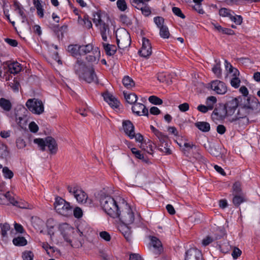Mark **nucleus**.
Returning <instances> with one entry per match:
<instances>
[{"label": "nucleus", "mask_w": 260, "mask_h": 260, "mask_svg": "<svg viewBox=\"0 0 260 260\" xmlns=\"http://www.w3.org/2000/svg\"><path fill=\"white\" fill-rule=\"evenodd\" d=\"M260 112V103L256 97H252L240 101L238 111L234 117L230 119L231 122H236L240 119L246 118V123L249 122L247 116L254 115Z\"/></svg>", "instance_id": "1"}, {"label": "nucleus", "mask_w": 260, "mask_h": 260, "mask_svg": "<svg viewBox=\"0 0 260 260\" xmlns=\"http://www.w3.org/2000/svg\"><path fill=\"white\" fill-rule=\"evenodd\" d=\"M100 204L104 211L110 217L116 218L118 216V211L121 209L117 202L110 196L102 194L100 197Z\"/></svg>", "instance_id": "2"}, {"label": "nucleus", "mask_w": 260, "mask_h": 260, "mask_svg": "<svg viewBox=\"0 0 260 260\" xmlns=\"http://www.w3.org/2000/svg\"><path fill=\"white\" fill-rule=\"evenodd\" d=\"M67 189L79 203L89 205L91 204V200L88 199L87 194L80 187L77 185H68Z\"/></svg>", "instance_id": "3"}, {"label": "nucleus", "mask_w": 260, "mask_h": 260, "mask_svg": "<svg viewBox=\"0 0 260 260\" xmlns=\"http://www.w3.org/2000/svg\"><path fill=\"white\" fill-rule=\"evenodd\" d=\"M54 206L56 212L63 216H68L72 214V207L70 203L61 197L55 198Z\"/></svg>", "instance_id": "4"}, {"label": "nucleus", "mask_w": 260, "mask_h": 260, "mask_svg": "<svg viewBox=\"0 0 260 260\" xmlns=\"http://www.w3.org/2000/svg\"><path fill=\"white\" fill-rule=\"evenodd\" d=\"M77 65L75 66V71L77 75L79 76L80 78L83 79L85 81L88 83L94 82L95 84H98L99 81L97 76L95 74L93 68L86 67L83 70V73L81 74L80 72L76 68Z\"/></svg>", "instance_id": "5"}, {"label": "nucleus", "mask_w": 260, "mask_h": 260, "mask_svg": "<svg viewBox=\"0 0 260 260\" xmlns=\"http://www.w3.org/2000/svg\"><path fill=\"white\" fill-rule=\"evenodd\" d=\"M119 209L118 211V218L124 224H131L135 220L134 213L129 206H126L122 211Z\"/></svg>", "instance_id": "6"}, {"label": "nucleus", "mask_w": 260, "mask_h": 260, "mask_svg": "<svg viewBox=\"0 0 260 260\" xmlns=\"http://www.w3.org/2000/svg\"><path fill=\"white\" fill-rule=\"evenodd\" d=\"M93 21L99 28L109 26V16L105 11L98 10L93 14Z\"/></svg>", "instance_id": "7"}, {"label": "nucleus", "mask_w": 260, "mask_h": 260, "mask_svg": "<svg viewBox=\"0 0 260 260\" xmlns=\"http://www.w3.org/2000/svg\"><path fill=\"white\" fill-rule=\"evenodd\" d=\"M26 106L34 114L39 115L44 112L43 104L39 99H32L28 100L26 103Z\"/></svg>", "instance_id": "8"}, {"label": "nucleus", "mask_w": 260, "mask_h": 260, "mask_svg": "<svg viewBox=\"0 0 260 260\" xmlns=\"http://www.w3.org/2000/svg\"><path fill=\"white\" fill-rule=\"evenodd\" d=\"M138 53L140 56L144 58H148L151 55L152 46L149 39L143 38L142 47Z\"/></svg>", "instance_id": "9"}, {"label": "nucleus", "mask_w": 260, "mask_h": 260, "mask_svg": "<svg viewBox=\"0 0 260 260\" xmlns=\"http://www.w3.org/2000/svg\"><path fill=\"white\" fill-rule=\"evenodd\" d=\"M242 98L241 96L233 98L231 100L228 102L224 106L225 113L229 115H232L237 108H238L240 101Z\"/></svg>", "instance_id": "10"}, {"label": "nucleus", "mask_w": 260, "mask_h": 260, "mask_svg": "<svg viewBox=\"0 0 260 260\" xmlns=\"http://www.w3.org/2000/svg\"><path fill=\"white\" fill-rule=\"evenodd\" d=\"M211 88L219 94H224L227 91V87L225 84L218 80L211 82Z\"/></svg>", "instance_id": "11"}, {"label": "nucleus", "mask_w": 260, "mask_h": 260, "mask_svg": "<svg viewBox=\"0 0 260 260\" xmlns=\"http://www.w3.org/2000/svg\"><path fill=\"white\" fill-rule=\"evenodd\" d=\"M185 260H204L202 252L197 248H190L185 252Z\"/></svg>", "instance_id": "12"}, {"label": "nucleus", "mask_w": 260, "mask_h": 260, "mask_svg": "<svg viewBox=\"0 0 260 260\" xmlns=\"http://www.w3.org/2000/svg\"><path fill=\"white\" fill-rule=\"evenodd\" d=\"M132 110L137 116L144 115L148 116L149 115L148 109L144 105L140 103L136 102L134 106H132Z\"/></svg>", "instance_id": "13"}, {"label": "nucleus", "mask_w": 260, "mask_h": 260, "mask_svg": "<svg viewBox=\"0 0 260 260\" xmlns=\"http://www.w3.org/2000/svg\"><path fill=\"white\" fill-rule=\"evenodd\" d=\"M104 100L113 108H117L119 106L120 102L116 98L113 96L109 92L106 91L103 93Z\"/></svg>", "instance_id": "14"}, {"label": "nucleus", "mask_w": 260, "mask_h": 260, "mask_svg": "<svg viewBox=\"0 0 260 260\" xmlns=\"http://www.w3.org/2000/svg\"><path fill=\"white\" fill-rule=\"evenodd\" d=\"M123 130L130 139L134 138V126L130 120H124L122 122Z\"/></svg>", "instance_id": "15"}, {"label": "nucleus", "mask_w": 260, "mask_h": 260, "mask_svg": "<svg viewBox=\"0 0 260 260\" xmlns=\"http://www.w3.org/2000/svg\"><path fill=\"white\" fill-rule=\"evenodd\" d=\"M6 64L8 66L9 71L11 74H18L22 70L21 64L17 61H7L6 62Z\"/></svg>", "instance_id": "16"}, {"label": "nucleus", "mask_w": 260, "mask_h": 260, "mask_svg": "<svg viewBox=\"0 0 260 260\" xmlns=\"http://www.w3.org/2000/svg\"><path fill=\"white\" fill-rule=\"evenodd\" d=\"M46 146L48 147L51 154H55L58 150L57 143L52 137H46Z\"/></svg>", "instance_id": "17"}, {"label": "nucleus", "mask_w": 260, "mask_h": 260, "mask_svg": "<svg viewBox=\"0 0 260 260\" xmlns=\"http://www.w3.org/2000/svg\"><path fill=\"white\" fill-rule=\"evenodd\" d=\"M80 45L71 44L68 47V51L74 57H77L81 56Z\"/></svg>", "instance_id": "18"}, {"label": "nucleus", "mask_w": 260, "mask_h": 260, "mask_svg": "<svg viewBox=\"0 0 260 260\" xmlns=\"http://www.w3.org/2000/svg\"><path fill=\"white\" fill-rule=\"evenodd\" d=\"M128 224H123L119 226V231L123 235L127 241H131L132 239V232L131 229L127 226Z\"/></svg>", "instance_id": "19"}, {"label": "nucleus", "mask_w": 260, "mask_h": 260, "mask_svg": "<svg viewBox=\"0 0 260 260\" xmlns=\"http://www.w3.org/2000/svg\"><path fill=\"white\" fill-rule=\"evenodd\" d=\"M14 7L15 8V10L18 11V13L20 16L22 23H28V19L26 15H25L23 7L18 2H15L14 3Z\"/></svg>", "instance_id": "20"}, {"label": "nucleus", "mask_w": 260, "mask_h": 260, "mask_svg": "<svg viewBox=\"0 0 260 260\" xmlns=\"http://www.w3.org/2000/svg\"><path fill=\"white\" fill-rule=\"evenodd\" d=\"M151 242L153 248L157 251L156 254H159L163 250L161 241L156 237H151Z\"/></svg>", "instance_id": "21"}, {"label": "nucleus", "mask_w": 260, "mask_h": 260, "mask_svg": "<svg viewBox=\"0 0 260 260\" xmlns=\"http://www.w3.org/2000/svg\"><path fill=\"white\" fill-rule=\"evenodd\" d=\"M134 7L140 10L142 14L145 17L149 16L151 13L150 7L148 4L135 5Z\"/></svg>", "instance_id": "22"}, {"label": "nucleus", "mask_w": 260, "mask_h": 260, "mask_svg": "<svg viewBox=\"0 0 260 260\" xmlns=\"http://www.w3.org/2000/svg\"><path fill=\"white\" fill-rule=\"evenodd\" d=\"M102 45L106 55L108 56H112L116 53L117 50L116 46L105 43H103Z\"/></svg>", "instance_id": "23"}, {"label": "nucleus", "mask_w": 260, "mask_h": 260, "mask_svg": "<svg viewBox=\"0 0 260 260\" xmlns=\"http://www.w3.org/2000/svg\"><path fill=\"white\" fill-rule=\"evenodd\" d=\"M233 203L236 207H238L240 205L246 201L245 196L244 194H233Z\"/></svg>", "instance_id": "24"}, {"label": "nucleus", "mask_w": 260, "mask_h": 260, "mask_svg": "<svg viewBox=\"0 0 260 260\" xmlns=\"http://www.w3.org/2000/svg\"><path fill=\"white\" fill-rule=\"evenodd\" d=\"M220 149L221 148L219 144H212L210 145L208 151L212 155L218 157L221 154Z\"/></svg>", "instance_id": "25"}, {"label": "nucleus", "mask_w": 260, "mask_h": 260, "mask_svg": "<svg viewBox=\"0 0 260 260\" xmlns=\"http://www.w3.org/2000/svg\"><path fill=\"white\" fill-rule=\"evenodd\" d=\"M123 95L126 102L131 105L135 104L138 100V96L135 93H127L124 91Z\"/></svg>", "instance_id": "26"}, {"label": "nucleus", "mask_w": 260, "mask_h": 260, "mask_svg": "<svg viewBox=\"0 0 260 260\" xmlns=\"http://www.w3.org/2000/svg\"><path fill=\"white\" fill-rule=\"evenodd\" d=\"M0 107L4 111L9 112L11 110L12 105L10 100L4 98H1L0 99Z\"/></svg>", "instance_id": "27"}, {"label": "nucleus", "mask_w": 260, "mask_h": 260, "mask_svg": "<svg viewBox=\"0 0 260 260\" xmlns=\"http://www.w3.org/2000/svg\"><path fill=\"white\" fill-rule=\"evenodd\" d=\"M195 126L203 132H208L210 130V124L207 122L200 121L196 122Z\"/></svg>", "instance_id": "28"}, {"label": "nucleus", "mask_w": 260, "mask_h": 260, "mask_svg": "<svg viewBox=\"0 0 260 260\" xmlns=\"http://www.w3.org/2000/svg\"><path fill=\"white\" fill-rule=\"evenodd\" d=\"M215 64L213 66L212 71L216 76L219 78L221 77V69L220 61L218 59H215Z\"/></svg>", "instance_id": "29"}, {"label": "nucleus", "mask_w": 260, "mask_h": 260, "mask_svg": "<svg viewBox=\"0 0 260 260\" xmlns=\"http://www.w3.org/2000/svg\"><path fill=\"white\" fill-rule=\"evenodd\" d=\"M225 113V108L224 107L221 108H215L213 111L212 116L213 118L219 119L221 118Z\"/></svg>", "instance_id": "30"}, {"label": "nucleus", "mask_w": 260, "mask_h": 260, "mask_svg": "<svg viewBox=\"0 0 260 260\" xmlns=\"http://www.w3.org/2000/svg\"><path fill=\"white\" fill-rule=\"evenodd\" d=\"M6 196L7 197V198L8 199V205L11 204L13 206L18 207L19 208H24L19 204V203L17 200H16L13 196H12L11 193L10 191H7L6 192Z\"/></svg>", "instance_id": "31"}, {"label": "nucleus", "mask_w": 260, "mask_h": 260, "mask_svg": "<svg viewBox=\"0 0 260 260\" xmlns=\"http://www.w3.org/2000/svg\"><path fill=\"white\" fill-rule=\"evenodd\" d=\"M123 85L127 89H130L135 85L134 80L128 76H124L122 79Z\"/></svg>", "instance_id": "32"}, {"label": "nucleus", "mask_w": 260, "mask_h": 260, "mask_svg": "<svg viewBox=\"0 0 260 260\" xmlns=\"http://www.w3.org/2000/svg\"><path fill=\"white\" fill-rule=\"evenodd\" d=\"M27 240L23 237H17L13 240V243L17 246H23L27 244Z\"/></svg>", "instance_id": "33"}, {"label": "nucleus", "mask_w": 260, "mask_h": 260, "mask_svg": "<svg viewBox=\"0 0 260 260\" xmlns=\"http://www.w3.org/2000/svg\"><path fill=\"white\" fill-rule=\"evenodd\" d=\"M233 194H244L241 188V183L240 181L235 182L233 185Z\"/></svg>", "instance_id": "34"}, {"label": "nucleus", "mask_w": 260, "mask_h": 260, "mask_svg": "<svg viewBox=\"0 0 260 260\" xmlns=\"http://www.w3.org/2000/svg\"><path fill=\"white\" fill-rule=\"evenodd\" d=\"M80 52L81 55H85L93 50V46L91 43H89L86 45H80Z\"/></svg>", "instance_id": "35"}, {"label": "nucleus", "mask_w": 260, "mask_h": 260, "mask_svg": "<svg viewBox=\"0 0 260 260\" xmlns=\"http://www.w3.org/2000/svg\"><path fill=\"white\" fill-rule=\"evenodd\" d=\"M99 29L103 40L105 42H107L108 36L110 34L109 26L100 28Z\"/></svg>", "instance_id": "36"}, {"label": "nucleus", "mask_w": 260, "mask_h": 260, "mask_svg": "<svg viewBox=\"0 0 260 260\" xmlns=\"http://www.w3.org/2000/svg\"><path fill=\"white\" fill-rule=\"evenodd\" d=\"M34 143L37 144L38 146L40 147V150L42 151H44L46 150V138L44 140L42 138H36L34 140Z\"/></svg>", "instance_id": "37"}, {"label": "nucleus", "mask_w": 260, "mask_h": 260, "mask_svg": "<svg viewBox=\"0 0 260 260\" xmlns=\"http://www.w3.org/2000/svg\"><path fill=\"white\" fill-rule=\"evenodd\" d=\"M231 13L234 14V12L233 11L225 8H221L219 10V15L223 17H227L230 18L232 14Z\"/></svg>", "instance_id": "38"}, {"label": "nucleus", "mask_w": 260, "mask_h": 260, "mask_svg": "<svg viewBox=\"0 0 260 260\" xmlns=\"http://www.w3.org/2000/svg\"><path fill=\"white\" fill-rule=\"evenodd\" d=\"M0 228L1 229V235L2 237H7V232L10 229L9 224L7 223H0Z\"/></svg>", "instance_id": "39"}, {"label": "nucleus", "mask_w": 260, "mask_h": 260, "mask_svg": "<svg viewBox=\"0 0 260 260\" xmlns=\"http://www.w3.org/2000/svg\"><path fill=\"white\" fill-rule=\"evenodd\" d=\"M159 35L162 38L168 39L170 37V32L168 27L166 25L159 28Z\"/></svg>", "instance_id": "40"}, {"label": "nucleus", "mask_w": 260, "mask_h": 260, "mask_svg": "<svg viewBox=\"0 0 260 260\" xmlns=\"http://www.w3.org/2000/svg\"><path fill=\"white\" fill-rule=\"evenodd\" d=\"M169 147L168 143H166L164 144H159L158 149L159 151L164 152L166 154L169 155L172 153V151Z\"/></svg>", "instance_id": "41"}, {"label": "nucleus", "mask_w": 260, "mask_h": 260, "mask_svg": "<svg viewBox=\"0 0 260 260\" xmlns=\"http://www.w3.org/2000/svg\"><path fill=\"white\" fill-rule=\"evenodd\" d=\"M120 21L127 26H130L132 25L131 19L125 14H121L120 16Z\"/></svg>", "instance_id": "42"}, {"label": "nucleus", "mask_w": 260, "mask_h": 260, "mask_svg": "<svg viewBox=\"0 0 260 260\" xmlns=\"http://www.w3.org/2000/svg\"><path fill=\"white\" fill-rule=\"evenodd\" d=\"M2 172L4 175V177L6 179H12L14 176L13 172L10 170L7 167H5L3 168Z\"/></svg>", "instance_id": "43"}, {"label": "nucleus", "mask_w": 260, "mask_h": 260, "mask_svg": "<svg viewBox=\"0 0 260 260\" xmlns=\"http://www.w3.org/2000/svg\"><path fill=\"white\" fill-rule=\"evenodd\" d=\"M94 55H88L86 56V59L89 62H94L96 60V56H100V51L98 47H96L93 51Z\"/></svg>", "instance_id": "44"}, {"label": "nucleus", "mask_w": 260, "mask_h": 260, "mask_svg": "<svg viewBox=\"0 0 260 260\" xmlns=\"http://www.w3.org/2000/svg\"><path fill=\"white\" fill-rule=\"evenodd\" d=\"M240 91L242 94L243 96L241 98L242 100H244L249 98H251L252 97H254L253 96H248L249 91L247 88V87L245 86H242L240 88Z\"/></svg>", "instance_id": "45"}, {"label": "nucleus", "mask_w": 260, "mask_h": 260, "mask_svg": "<svg viewBox=\"0 0 260 260\" xmlns=\"http://www.w3.org/2000/svg\"><path fill=\"white\" fill-rule=\"evenodd\" d=\"M9 86L11 87L14 92H18L19 91L20 85L18 80L14 78L12 82L9 83Z\"/></svg>", "instance_id": "46"}, {"label": "nucleus", "mask_w": 260, "mask_h": 260, "mask_svg": "<svg viewBox=\"0 0 260 260\" xmlns=\"http://www.w3.org/2000/svg\"><path fill=\"white\" fill-rule=\"evenodd\" d=\"M149 102L152 104L159 105L162 104L161 99L155 95H151L148 98Z\"/></svg>", "instance_id": "47"}, {"label": "nucleus", "mask_w": 260, "mask_h": 260, "mask_svg": "<svg viewBox=\"0 0 260 260\" xmlns=\"http://www.w3.org/2000/svg\"><path fill=\"white\" fill-rule=\"evenodd\" d=\"M213 109V106H205L204 105H199L197 107V110L201 113H206L209 110H211Z\"/></svg>", "instance_id": "48"}, {"label": "nucleus", "mask_w": 260, "mask_h": 260, "mask_svg": "<svg viewBox=\"0 0 260 260\" xmlns=\"http://www.w3.org/2000/svg\"><path fill=\"white\" fill-rule=\"evenodd\" d=\"M78 19L79 20L81 19V21L83 22L85 26L88 29H90L92 27V24L91 21L89 19V17L87 15H85L83 19L81 18V16H79Z\"/></svg>", "instance_id": "49"}, {"label": "nucleus", "mask_w": 260, "mask_h": 260, "mask_svg": "<svg viewBox=\"0 0 260 260\" xmlns=\"http://www.w3.org/2000/svg\"><path fill=\"white\" fill-rule=\"evenodd\" d=\"M131 151L135 156V157L138 159H141L144 161H146V160L144 158V155L141 153V151L138 150L136 148H132L131 149Z\"/></svg>", "instance_id": "50"}, {"label": "nucleus", "mask_w": 260, "mask_h": 260, "mask_svg": "<svg viewBox=\"0 0 260 260\" xmlns=\"http://www.w3.org/2000/svg\"><path fill=\"white\" fill-rule=\"evenodd\" d=\"M153 20L154 23L159 28L161 26H165L164 25L165 19L163 17L160 16H156L154 18Z\"/></svg>", "instance_id": "51"}, {"label": "nucleus", "mask_w": 260, "mask_h": 260, "mask_svg": "<svg viewBox=\"0 0 260 260\" xmlns=\"http://www.w3.org/2000/svg\"><path fill=\"white\" fill-rule=\"evenodd\" d=\"M230 19H231V21L235 22L237 25L241 24L243 21V18L241 15L233 16V14H232Z\"/></svg>", "instance_id": "52"}, {"label": "nucleus", "mask_w": 260, "mask_h": 260, "mask_svg": "<svg viewBox=\"0 0 260 260\" xmlns=\"http://www.w3.org/2000/svg\"><path fill=\"white\" fill-rule=\"evenodd\" d=\"M117 6L121 11H124L127 9V5L125 0H117Z\"/></svg>", "instance_id": "53"}, {"label": "nucleus", "mask_w": 260, "mask_h": 260, "mask_svg": "<svg viewBox=\"0 0 260 260\" xmlns=\"http://www.w3.org/2000/svg\"><path fill=\"white\" fill-rule=\"evenodd\" d=\"M172 12L174 15L179 17H180L182 19H184L185 18V15L182 12V11L179 8L176 7H173Z\"/></svg>", "instance_id": "54"}, {"label": "nucleus", "mask_w": 260, "mask_h": 260, "mask_svg": "<svg viewBox=\"0 0 260 260\" xmlns=\"http://www.w3.org/2000/svg\"><path fill=\"white\" fill-rule=\"evenodd\" d=\"M34 256V253L31 251H24L22 254L23 260H32Z\"/></svg>", "instance_id": "55"}, {"label": "nucleus", "mask_w": 260, "mask_h": 260, "mask_svg": "<svg viewBox=\"0 0 260 260\" xmlns=\"http://www.w3.org/2000/svg\"><path fill=\"white\" fill-rule=\"evenodd\" d=\"M156 136L159 139L160 144L168 143V137L166 135H164L161 132H160V135H156Z\"/></svg>", "instance_id": "56"}, {"label": "nucleus", "mask_w": 260, "mask_h": 260, "mask_svg": "<svg viewBox=\"0 0 260 260\" xmlns=\"http://www.w3.org/2000/svg\"><path fill=\"white\" fill-rule=\"evenodd\" d=\"M240 82V80L237 77H234L231 80V84L232 86L235 88H237L239 87Z\"/></svg>", "instance_id": "57"}, {"label": "nucleus", "mask_w": 260, "mask_h": 260, "mask_svg": "<svg viewBox=\"0 0 260 260\" xmlns=\"http://www.w3.org/2000/svg\"><path fill=\"white\" fill-rule=\"evenodd\" d=\"M217 102V99L215 96H208L206 101V104L207 106L211 105L214 107V104Z\"/></svg>", "instance_id": "58"}, {"label": "nucleus", "mask_w": 260, "mask_h": 260, "mask_svg": "<svg viewBox=\"0 0 260 260\" xmlns=\"http://www.w3.org/2000/svg\"><path fill=\"white\" fill-rule=\"evenodd\" d=\"M29 129L31 132L36 133L38 131L39 127L35 122L32 121L29 124Z\"/></svg>", "instance_id": "59"}, {"label": "nucleus", "mask_w": 260, "mask_h": 260, "mask_svg": "<svg viewBox=\"0 0 260 260\" xmlns=\"http://www.w3.org/2000/svg\"><path fill=\"white\" fill-rule=\"evenodd\" d=\"M74 216L77 218H81L83 215V212L81 209L79 207H76L74 211Z\"/></svg>", "instance_id": "60"}, {"label": "nucleus", "mask_w": 260, "mask_h": 260, "mask_svg": "<svg viewBox=\"0 0 260 260\" xmlns=\"http://www.w3.org/2000/svg\"><path fill=\"white\" fill-rule=\"evenodd\" d=\"M7 198L6 193H2L0 191V205H8V199Z\"/></svg>", "instance_id": "61"}, {"label": "nucleus", "mask_w": 260, "mask_h": 260, "mask_svg": "<svg viewBox=\"0 0 260 260\" xmlns=\"http://www.w3.org/2000/svg\"><path fill=\"white\" fill-rule=\"evenodd\" d=\"M241 253L242 251L239 248L235 247L232 252V255L234 259H237L241 255Z\"/></svg>", "instance_id": "62"}, {"label": "nucleus", "mask_w": 260, "mask_h": 260, "mask_svg": "<svg viewBox=\"0 0 260 260\" xmlns=\"http://www.w3.org/2000/svg\"><path fill=\"white\" fill-rule=\"evenodd\" d=\"M100 237L106 241H109L111 240V236L109 233L106 231H103L100 233Z\"/></svg>", "instance_id": "63"}, {"label": "nucleus", "mask_w": 260, "mask_h": 260, "mask_svg": "<svg viewBox=\"0 0 260 260\" xmlns=\"http://www.w3.org/2000/svg\"><path fill=\"white\" fill-rule=\"evenodd\" d=\"M178 108L180 111L184 112L189 110V105L187 103H184L179 105Z\"/></svg>", "instance_id": "64"}]
</instances>
